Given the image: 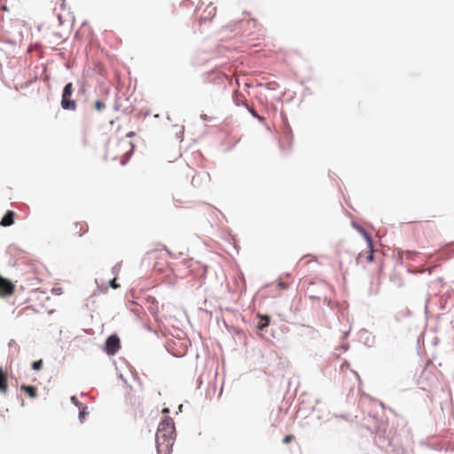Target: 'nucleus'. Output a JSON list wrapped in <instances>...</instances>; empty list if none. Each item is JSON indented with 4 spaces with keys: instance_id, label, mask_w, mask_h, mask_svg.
Segmentation results:
<instances>
[{
    "instance_id": "1",
    "label": "nucleus",
    "mask_w": 454,
    "mask_h": 454,
    "mask_svg": "<svg viewBox=\"0 0 454 454\" xmlns=\"http://www.w3.org/2000/svg\"><path fill=\"white\" fill-rule=\"evenodd\" d=\"M176 429L171 418L163 419L156 432V444L158 454H170L175 442Z\"/></svg>"
},
{
    "instance_id": "2",
    "label": "nucleus",
    "mask_w": 454,
    "mask_h": 454,
    "mask_svg": "<svg viewBox=\"0 0 454 454\" xmlns=\"http://www.w3.org/2000/svg\"><path fill=\"white\" fill-rule=\"evenodd\" d=\"M73 84L68 82L66 84L62 93L61 106L65 110L74 111L76 109V102L70 98L73 93Z\"/></svg>"
},
{
    "instance_id": "3",
    "label": "nucleus",
    "mask_w": 454,
    "mask_h": 454,
    "mask_svg": "<svg viewBox=\"0 0 454 454\" xmlns=\"http://www.w3.org/2000/svg\"><path fill=\"white\" fill-rule=\"evenodd\" d=\"M121 348L120 339L117 335L114 334L109 336L105 343V350L108 355L116 354Z\"/></svg>"
},
{
    "instance_id": "4",
    "label": "nucleus",
    "mask_w": 454,
    "mask_h": 454,
    "mask_svg": "<svg viewBox=\"0 0 454 454\" xmlns=\"http://www.w3.org/2000/svg\"><path fill=\"white\" fill-rule=\"evenodd\" d=\"M15 286L9 280L0 277V295L8 296L14 293Z\"/></svg>"
},
{
    "instance_id": "5",
    "label": "nucleus",
    "mask_w": 454,
    "mask_h": 454,
    "mask_svg": "<svg viewBox=\"0 0 454 454\" xmlns=\"http://www.w3.org/2000/svg\"><path fill=\"white\" fill-rule=\"evenodd\" d=\"M129 147V151L123 153L121 155H115L113 157L114 160L119 159L120 161L124 164L125 161L128 160V154L132 151L133 145L131 143H128L127 141H120L118 144L114 145V147Z\"/></svg>"
},
{
    "instance_id": "6",
    "label": "nucleus",
    "mask_w": 454,
    "mask_h": 454,
    "mask_svg": "<svg viewBox=\"0 0 454 454\" xmlns=\"http://www.w3.org/2000/svg\"><path fill=\"white\" fill-rule=\"evenodd\" d=\"M360 233L365 239L367 242V247L369 248V254L366 256V261L368 262H372L373 261V249H372V240L370 235L366 232L363 228H358Z\"/></svg>"
},
{
    "instance_id": "7",
    "label": "nucleus",
    "mask_w": 454,
    "mask_h": 454,
    "mask_svg": "<svg viewBox=\"0 0 454 454\" xmlns=\"http://www.w3.org/2000/svg\"><path fill=\"white\" fill-rule=\"evenodd\" d=\"M88 224L85 222H78L74 224L73 232L79 237L88 231Z\"/></svg>"
},
{
    "instance_id": "8",
    "label": "nucleus",
    "mask_w": 454,
    "mask_h": 454,
    "mask_svg": "<svg viewBox=\"0 0 454 454\" xmlns=\"http://www.w3.org/2000/svg\"><path fill=\"white\" fill-rule=\"evenodd\" d=\"M14 223V212L13 211H7L6 214L2 218L0 224L2 226L7 227L11 226Z\"/></svg>"
},
{
    "instance_id": "9",
    "label": "nucleus",
    "mask_w": 454,
    "mask_h": 454,
    "mask_svg": "<svg viewBox=\"0 0 454 454\" xmlns=\"http://www.w3.org/2000/svg\"><path fill=\"white\" fill-rule=\"evenodd\" d=\"M7 390V375L6 372H4L3 368L0 367V393L6 394Z\"/></svg>"
},
{
    "instance_id": "10",
    "label": "nucleus",
    "mask_w": 454,
    "mask_h": 454,
    "mask_svg": "<svg viewBox=\"0 0 454 454\" xmlns=\"http://www.w3.org/2000/svg\"><path fill=\"white\" fill-rule=\"evenodd\" d=\"M20 389L26 392L32 398H35L37 395L36 388L33 386L22 385Z\"/></svg>"
},
{
    "instance_id": "11",
    "label": "nucleus",
    "mask_w": 454,
    "mask_h": 454,
    "mask_svg": "<svg viewBox=\"0 0 454 454\" xmlns=\"http://www.w3.org/2000/svg\"><path fill=\"white\" fill-rule=\"evenodd\" d=\"M270 323V317L268 316H262L261 317V320L259 322L258 327L260 329H263L264 327L268 326Z\"/></svg>"
},
{
    "instance_id": "12",
    "label": "nucleus",
    "mask_w": 454,
    "mask_h": 454,
    "mask_svg": "<svg viewBox=\"0 0 454 454\" xmlns=\"http://www.w3.org/2000/svg\"><path fill=\"white\" fill-rule=\"evenodd\" d=\"M43 367V360L40 359V360H37V361H35L33 364H32V368L33 370L35 371H39L41 370Z\"/></svg>"
},
{
    "instance_id": "13",
    "label": "nucleus",
    "mask_w": 454,
    "mask_h": 454,
    "mask_svg": "<svg viewBox=\"0 0 454 454\" xmlns=\"http://www.w3.org/2000/svg\"><path fill=\"white\" fill-rule=\"evenodd\" d=\"M94 106L97 111H101V110L105 109L106 105L101 100H97L94 104Z\"/></svg>"
},
{
    "instance_id": "14",
    "label": "nucleus",
    "mask_w": 454,
    "mask_h": 454,
    "mask_svg": "<svg viewBox=\"0 0 454 454\" xmlns=\"http://www.w3.org/2000/svg\"><path fill=\"white\" fill-rule=\"evenodd\" d=\"M294 439V436L292 435V434H289V435H286L284 437L283 439V443L284 444H288L289 442H291Z\"/></svg>"
},
{
    "instance_id": "15",
    "label": "nucleus",
    "mask_w": 454,
    "mask_h": 454,
    "mask_svg": "<svg viewBox=\"0 0 454 454\" xmlns=\"http://www.w3.org/2000/svg\"><path fill=\"white\" fill-rule=\"evenodd\" d=\"M249 112L251 113V114H252L254 117L257 118L258 120H260V121H262V120H263V118H262V117H261V116L256 113V111H255L254 109L251 108V109H249Z\"/></svg>"
},
{
    "instance_id": "16",
    "label": "nucleus",
    "mask_w": 454,
    "mask_h": 454,
    "mask_svg": "<svg viewBox=\"0 0 454 454\" xmlns=\"http://www.w3.org/2000/svg\"><path fill=\"white\" fill-rule=\"evenodd\" d=\"M110 286L114 289H116L119 287V285L116 283V278H114L113 280L110 281Z\"/></svg>"
},
{
    "instance_id": "17",
    "label": "nucleus",
    "mask_w": 454,
    "mask_h": 454,
    "mask_svg": "<svg viewBox=\"0 0 454 454\" xmlns=\"http://www.w3.org/2000/svg\"><path fill=\"white\" fill-rule=\"evenodd\" d=\"M85 415V408H83L82 411H80L79 412V417H80V419H82L83 417Z\"/></svg>"
}]
</instances>
